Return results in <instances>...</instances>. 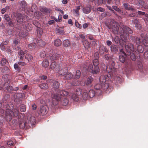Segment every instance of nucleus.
<instances>
[{
	"label": "nucleus",
	"instance_id": "nucleus-14",
	"mask_svg": "<svg viewBox=\"0 0 148 148\" xmlns=\"http://www.w3.org/2000/svg\"><path fill=\"white\" fill-rule=\"evenodd\" d=\"M95 93H83L82 97L84 100H86L89 97V95L90 97H93L95 95Z\"/></svg>",
	"mask_w": 148,
	"mask_h": 148
},
{
	"label": "nucleus",
	"instance_id": "nucleus-32",
	"mask_svg": "<svg viewBox=\"0 0 148 148\" xmlns=\"http://www.w3.org/2000/svg\"><path fill=\"white\" fill-rule=\"evenodd\" d=\"M40 88L42 89H46L48 88V85L46 83L41 84L39 85Z\"/></svg>",
	"mask_w": 148,
	"mask_h": 148
},
{
	"label": "nucleus",
	"instance_id": "nucleus-30",
	"mask_svg": "<svg viewBox=\"0 0 148 148\" xmlns=\"http://www.w3.org/2000/svg\"><path fill=\"white\" fill-rule=\"evenodd\" d=\"M25 58L28 61H30L32 60L33 57L31 54L27 53L25 55Z\"/></svg>",
	"mask_w": 148,
	"mask_h": 148
},
{
	"label": "nucleus",
	"instance_id": "nucleus-56",
	"mask_svg": "<svg viewBox=\"0 0 148 148\" xmlns=\"http://www.w3.org/2000/svg\"><path fill=\"white\" fill-rule=\"evenodd\" d=\"M7 144L8 145L12 146L14 144V143L12 141H9L7 142Z\"/></svg>",
	"mask_w": 148,
	"mask_h": 148
},
{
	"label": "nucleus",
	"instance_id": "nucleus-24",
	"mask_svg": "<svg viewBox=\"0 0 148 148\" xmlns=\"http://www.w3.org/2000/svg\"><path fill=\"white\" fill-rule=\"evenodd\" d=\"M110 48L112 52L113 53H115L118 51L117 48L114 45H112L111 46Z\"/></svg>",
	"mask_w": 148,
	"mask_h": 148
},
{
	"label": "nucleus",
	"instance_id": "nucleus-63",
	"mask_svg": "<svg viewBox=\"0 0 148 148\" xmlns=\"http://www.w3.org/2000/svg\"><path fill=\"white\" fill-rule=\"evenodd\" d=\"M106 43H107V45L108 46H110L111 45V44H112V42L111 41H110L109 40H108L106 41Z\"/></svg>",
	"mask_w": 148,
	"mask_h": 148
},
{
	"label": "nucleus",
	"instance_id": "nucleus-64",
	"mask_svg": "<svg viewBox=\"0 0 148 148\" xmlns=\"http://www.w3.org/2000/svg\"><path fill=\"white\" fill-rule=\"evenodd\" d=\"M18 58L19 61L23 60V56H21L20 55H19Z\"/></svg>",
	"mask_w": 148,
	"mask_h": 148
},
{
	"label": "nucleus",
	"instance_id": "nucleus-61",
	"mask_svg": "<svg viewBox=\"0 0 148 148\" xmlns=\"http://www.w3.org/2000/svg\"><path fill=\"white\" fill-rule=\"evenodd\" d=\"M25 126V123H21L19 125V126L21 128L23 129L24 128Z\"/></svg>",
	"mask_w": 148,
	"mask_h": 148
},
{
	"label": "nucleus",
	"instance_id": "nucleus-50",
	"mask_svg": "<svg viewBox=\"0 0 148 148\" xmlns=\"http://www.w3.org/2000/svg\"><path fill=\"white\" fill-rule=\"evenodd\" d=\"M18 54L19 55H21L23 56L25 53L24 52L20 50L18 51Z\"/></svg>",
	"mask_w": 148,
	"mask_h": 148
},
{
	"label": "nucleus",
	"instance_id": "nucleus-17",
	"mask_svg": "<svg viewBox=\"0 0 148 148\" xmlns=\"http://www.w3.org/2000/svg\"><path fill=\"white\" fill-rule=\"evenodd\" d=\"M95 55L96 56V59H94L93 61V64L94 66H98L99 63L97 59L99 57V54L97 53H96L95 54Z\"/></svg>",
	"mask_w": 148,
	"mask_h": 148
},
{
	"label": "nucleus",
	"instance_id": "nucleus-2",
	"mask_svg": "<svg viewBox=\"0 0 148 148\" xmlns=\"http://www.w3.org/2000/svg\"><path fill=\"white\" fill-rule=\"evenodd\" d=\"M99 79L101 85L99 86V84L96 85L94 87L95 88L96 90H98L101 88L103 89H107L109 87V85L107 83H105L108 79V76L106 75H101L99 77Z\"/></svg>",
	"mask_w": 148,
	"mask_h": 148
},
{
	"label": "nucleus",
	"instance_id": "nucleus-27",
	"mask_svg": "<svg viewBox=\"0 0 148 148\" xmlns=\"http://www.w3.org/2000/svg\"><path fill=\"white\" fill-rule=\"evenodd\" d=\"M49 64V63L48 60H45L42 62V65L45 67H47Z\"/></svg>",
	"mask_w": 148,
	"mask_h": 148
},
{
	"label": "nucleus",
	"instance_id": "nucleus-21",
	"mask_svg": "<svg viewBox=\"0 0 148 148\" xmlns=\"http://www.w3.org/2000/svg\"><path fill=\"white\" fill-rule=\"evenodd\" d=\"M138 14L139 15H144L145 18H144V20L145 21L146 20L148 21V14H145L144 12H143L140 11H138Z\"/></svg>",
	"mask_w": 148,
	"mask_h": 148
},
{
	"label": "nucleus",
	"instance_id": "nucleus-35",
	"mask_svg": "<svg viewBox=\"0 0 148 148\" xmlns=\"http://www.w3.org/2000/svg\"><path fill=\"white\" fill-rule=\"evenodd\" d=\"M36 42L38 45L39 46H42L45 45V43L43 42L42 40L40 39L36 41Z\"/></svg>",
	"mask_w": 148,
	"mask_h": 148
},
{
	"label": "nucleus",
	"instance_id": "nucleus-13",
	"mask_svg": "<svg viewBox=\"0 0 148 148\" xmlns=\"http://www.w3.org/2000/svg\"><path fill=\"white\" fill-rule=\"evenodd\" d=\"M60 84L57 81L53 82L52 86V90L53 91H56L59 87Z\"/></svg>",
	"mask_w": 148,
	"mask_h": 148
},
{
	"label": "nucleus",
	"instance_id": "nucleus-55",
	"mask_svg": "<svg viewBox=\"0 0 148 148\" xmlns=\"http://www.w3.org/2000/svg\"><path fill=\"white\" fill-rule=\"evenodd\" d=\"M32 109L33 110H36L37 107L36 105H35V104L33 103L32 104Z\"/></svg>",
	"mask_w": 148,
	"mask_h": 148
},
{
	"label": "nucleus",
	"instance_id": "nucleus-51",
	"mask_svg": "<svg viewBox=\"0 0 148 148\" xmlns=\"http://www.w3.org/2000/svg\"><path fill=\"white\" fill-rule=\"evenodd\" d=\"M112 7L114 10H115L118 11L119 12H120L121 11V10L119 8L117 7V6H112Z\"/></svg>",
	"mask_w": 148,
	"mask_h": 148
},
{
	"label": "nucleus",
	"instance_id": "nucleus-58",
	"mask_svg": "<svg viewBox=\"0 0 148 148\" xmlns=\"http://www.w3.org/2000/svg\"><path fill=\"white\" fill-rule=\"evenodd\" d=\"M132 23L134 24L135 25L138 23V21L136 19L133 20L132 21Z\"/></svg>",
	"mask_w": 148,
	"mask_h": 148
},
{
	"label": "nucleus",
	"instance_id": "nucleus-39",
	"mask_svg": "<svg viewBox=\"0 0 148 148\" xmlns=\"http://www.w3.org/2000/svg\"><path fill=\"white\" fill-rule=\"evenodd\" d=\"M8 62L5 58H2L1 62V63L2 65H5L8 63Z\"/></svg>",
	"mask_w": 148,
	"mask_h": 148
},
{
	"label": "nucleus",
	"instance_id": "nucleus-28",
	"mask_svg": "<svg viewBox=\"0 0 148 148\" xmlns=\"http://www.w3.org/2000/svg\"><path fill=\"white\" fill-rule=\"evenodd\" d=\"M83 11L85 14H87L89 13L91 11L90 8L89 7H86L83 8Z\"/></svg>",
	"mask_w": 148,
	"mask_h": 148
},
{
	"label": "nucleus",
	"instance_id": "nucleus-42",
	"mask_svg": "<svg viewBox=\"0 0 148 148\" xmlns=\"http://www.w3.org/2000/svg\"><path fill=\"white\" fill-rule=\"evenodd\" d=\"M56 31V33L60 34H62L64 33V30L62 29H57Z\"/></svg>",
	"mask_w": 148,
	"mask_h": 148
},
{
	"label": "nucleus",
	"instance_id": "nucleus-5",
	"mask_svg": "<svg viewBox=\"0 0 148 148\" xmlns=\"http://www.w3.org/2000/svg\"><path fill=\"white\" fill-rule=\"evenodd\" d=\"M112 66H110L109 65H108L107 66V69L108 71L109 74L110 76L111 75H115L116 73L117 69L114 68V66L115 65V63L114 62L112 61L111 64Z\"/></svg>",
	"mask_w": 148,
	"mask_h": 148
},
{
	"label": "nucleus",
	"instance_id": "nucleus-53",
	"mask_svg": "<svg viewBox=\"0 0 148 148\" xmlns=\"http://www.w3.org/2000/svg\"><path fill=\"white\" fill-rule=\"evenodd\" d=\"M9 8V7L6 6L5 8H3L2 9L1 11V12L2 14H3L6 11V8Z\"/></svg>",
	"mask_w": 148,
	"mask_h": 148
},
{
	"label": "nucleus",
	"instance_id": "nucleus-15",
	"mask_svg": "<svg viewBox=\"0 0 148 148\" xmlns=\"http://www.w3.org/2000/svg\"><path fill=\"white\" fill-rule=\"evenodd\" d=\"M50 68L52 69L57 70L60 69V67L59 66L58 64H57L56 62H53L50 65Z\"/></svg>",
	"mask_w": 148,
	"mask_h": 148
},
{
	"label": "nucleus",
	"instance_id": "nucleus-49",
	"mask_svg": "<svg viewBox=\"0 0 148 148\" xmlns=\"http://www.w3.org/2000/svg\"><path fill=\"white\" fill-rule=\"evenodd\" d=\"M21 61H20L18 62V64L22 66H24L26 64L24 62H23Z\"/></svg>",
	"mask_w": 148,
	"mask_h": 148
},
{
	"label": "nucleus",
	"instance_id": "nucleus-48",
	"mask_svg": "<svg viewBox=\"0 0 148 148\" xmlns=\"http://www.w3.org/2000/svg\"><path fill=\"white\" fill-rule=\"evenodd\" d=\"M97 10L98 11H99L100 12H103L105 11V9L101 7H99L98 8H97Z\"/></svg>",
	"mask_w": 148,
	"mask_h": 148
},
{
	"label": "nucleus",
	"instance_id": "nucleus-3",
	"mask_svg": "<svg viewBox=\"0 0 148 148\" xmlns=\"http://www.w3.org/2000/svg\"><path fill=\"white\" fill-rule=\"evenodd\" d=\"M123 44L125 45V49L127 53V54L130 56V58L132 60H135V56L134 53V47L132 44L130 43L128 44L123 43Z\"/></svg>",
	"mask_w": 148,
	"mask_h": 148
},
{
	"label": "nucleus",
	"instance_id": "nucleus-60",
	"mask_svg": "<svg viewBox=\"0 0 148 148\" xmlns=\"http://www.w3.org/2000/svg\"><path fill=\"white\" fill-rule=\"evenodd\" d=\"M8 43L7 41H3L1 44V46H3L5 45H6Z\"/></svg>",
	"mask_w": 148,
	"mask_h": 148
},
{
	"label": "nucleus",
	"instance_id": "nucleus-46",
	"mask_svg": "<svg viewBox=\"0 0 148 148\" xmlns=\"http://www.w3.org/2000/svg\"><path fill=\"white\" fill-rule=\"evenodd\" d=\"M46 53L45 51H43L40 53V56L41 58H44L46 56Z\"/></svg>",
	"mask_w": 148,
	"mask_h": 148
},
{
	"label": "nucleus",
	"instance_id": "nucleus-31",
	"mask_svg": "<svg viewBox=\"0 0 148 148\" xmlns=\"http://www.w3.org/2000/svg\"><path fill=\"white\" fill-rule=\"evenodd\" d=\"M70 44V42L68 40H65L63 42V45L65 47H68Z\"/></svg>",
	"mask_w": 148,
	"mask_h": 148
},
{
	"label": "nucleus",
	"instance_id": "nucleus-10",
	"mask_svg": "<svg viewBox=\"0 0 148 148\" xmlns=\"http://www.w3.org/2000/svg\"><path fill=\"white\" fill-rule=\"evenodd\" d=\"M48 107L46 106H42L40 107L39 111V114L40 115H44L47 113Z\"/></svg>",
	"mask_w": 148,
	"mask_h": 148
},
{
	"label": "nucleus",
	"instance_id": "nucleus-25",
	"mask_svg": "<svg viewBox=\"0 0 148 148\" xmlns=\"http://www.w3.org/2000/svg\"><path fill=\"white\" fill-rule=\"evenodd\" d=\"M81 75L80 71L79 70H77L75 74L74 78L75 79H78L79 78Z\"/></svg>",
	"mask_w": 148,
	"mask_h": 148
},
{
	"label": "nucleus",
	"instance_id": "nucleus-36",
	"mask_svg": "<svg viewBox=\"0 0 148 148\" xmlns=\"http://www.w3.org/2000/svg\"><path fill=\"white\" fill-rule=\"evenodd\" d=\"M106 51L105 48L104 47H100L99 49V53L101 54H102Z\"/></svg>",
	"mask_w": 148,
	"mask_h": 148
},
{
	"label": "nucleus",
	"instance_id": "nucleus-22",
	"mask_svg": "<svg viewBox=\"0 0 148 148\" xmlns=\"http://www.w3.org/2000/svg\"><path fill=\"white\" fill-rule=\"evenodd\" d=\"M54 45L56 46H59L62 44V42L59 39H57L54 40Z\"/></svg>",
	"mask_w": 148,
	"mask_h": 148
},
{
	"label": "nucleus",
	"instance_id": "nucleus-45",
	"mask_svg": "<svg viewBox=\"0 0 148 148\" xmlns=\"http://www.w3.org/2000/svg\"><path fill=\"white\" fill-rule=\"evenodd\" d=\"M79 6H77L76 8V9L73 10V11L75 12V13L77 14H79L78 11L80 10Z\"/></svg>",
	"mask_w": 148,
	"mask_h": 148
},
{
	"label": "nucleus",
	"instance_id": "nucleus-43",
	"mask_svg": "<svg viewBox=\"0 0 148 148\" xmlns=\"http://www.w3.org/2000/svg\"><path fill=\"white\" fill-rule=\"evenodd\" d=\"M18 64L15 63L14 65V68L17 71H20V68L18 67Z\"/></svg>",
	"mask_w": 148,
	"mask_h": 148
},
{
	"label": "nucleus",
	"instance_id": "nucleus-23",
	"mask_svg": "<svg viewBox=\"0 0 148 148\" xmlns=\"http://www.w3.org/2000/svg\"><path fill=\"white\" fill-rule=\"evenodd\" d=\"M123 6L124 7L125 9L127 10H134V8L130 7L128 4L127 3H125L123 4Z\"/></svg>",
	"mask_w": 148,
	"mask_h": 148
},
{
	"label": "nucleus",
	"instance_id": "nucleus-11",
	"mask_svg": "<svg viewBox=\"0 0 148 148\" xmlns=\"http://www.w3.org/2000/svg\"><path fill=\"white\" fill-rule=\"evenodd\" d=\"M120 51L121 54V55L119 56L120 61L121 62L124 63L125 62V58L126 56V54L122 49H121Z\"/></svg>",
	"mask_w": 148,
	"mask_h": 148
},
{
	"label": "nucleus",
	"instance_id": "nucleus-6",
	"mask_svg": "<svg viewBox=\"0 0 148 148\" xmlns=\"http://www.w3.org/2000/svg\"><path fill=\"white\" fill-rule=\"evenodd\" d=\"M7 114L9 115L10 116H17L19 114V112L18 108H15L13 109L12 111L10 110H8L6 111Z\"/></svg>",
	"mask_w": 148,
	"mask_h": 148
},
{
	"label": "nucleus",
	"instance_id": "nucleus-19",
	"mask_svg": "<svg viewBox=\"0 0 148 148\" xmlns=\"http://www.w3.org/2000/svg\"><path fill=\"white\" fill-rule=\"evenodd\" d=\"M83 44L84 47L86 49H88L90 47L89 42L86 40H83Z\"/></svg>",
	"mask_w": 148,
	"mask_h": 148
},
{
	"label": "nucleus",
	"instance_id": "nucleus-34",
	"mask_svg": "<svg viewBox=\"0 0 148 148\" xmlns=\"http://www.w3.org/2000/svg\"><path fill=\"white\" fill-rule=\"evenodd\" d=\"M36 46V44L35 43H31L28 45V47L31 50L34 49Z\"/></svg>",
	"mask_w": 148,
	"mask_h": 148
},
{
	"label": "nucleus",
	"instance_id": "nucleus-59",
	"mask_svg": "<svg viewBox=\"0 0 148 148\" xmlns=\"http://www.w3.org/2000/svg\"><path fill=\"white\" fill-rule=\"evenodd\" d=\"M107 15V13H106V12H103V13H102L101 14V16L102 18H103L105 17Z\"/></svg>",
	"mask_w": 148,
	"mask_h": 148
},
{
	"label": "nucleus",
	"instance_id": "nucleus-8",
	"mask_svg": "<svg viewBox=\"0 0 148 148\" xmlns=\"http://www.w3.org/2000/svg\"><path fill=\"white\" fill-rule=\"evenodd\" d=\"M65 71L63 72L62 73V70H61L59 71V73L61 75H64V78L66 79H70L72 78L73 77V75L70 73H68L65 75V73L66 72V68L65 69Z\"/></svg>",
	"mask_w": 148,
	"mask_h": 148
},
{
	"label": "nucleus",
	"instance_id": "nucleus-37",
	"mask_svg": "<svg viewBox=\"0 0 148 148\" xmlns=\"http://www.w3.org/2000/svg\"><path fill=\"white\" fill-rule=\"evenodd\" d=\"M26 108L25 106L23 104H22L20 106V110L22 112H24L26 110Z\"/></svg>",
	"mask_w": 148,
	"mask_h": 148
},
{
	"label": "nucleus",
	"instance_id": "nucleus-18",
	"mask_svg": "<svg viewBox=\"0 0 148 148\" xmlns=\"http://www.w3.org/2000/svg\"><path fill=\"white\" fill-rule=\"evenodd\" d=\"M40 10L42 12L45 13H49L51 11L50 9H47L46 7H41L40 8Z\"/></svg>",
	"mask_w": 148,
	"mask_h": 148
},
{
	"label": "nucleus",
	"instance_id": "nucleus-26",
	"mask_svg": "<svg viewBox=\"0 0 148 148\" xmlns=\"http://www.w3.org/2000/svg\"><path fill=\"white\" fill-rule=\"evenodd\" d=\"M142 43L145 46L148 47V35L143 40Z\"/></svg>",
	"mask_w": 148,
	"mask_h": 148
},
{
	"label": "nucleus",
	"instance_id": "nucleus-12",
	"mask_svg": "<svg viewBox=\"0 0 148 148\" xmlns=\"http://www.w3.org/2000/svg\"><path fill=\"white\" fill-rule=\"evenodd\" d=\"M25 16L21 14H19L18 15V16L17 17V21L19 23V24H22L24 25V24H23V21L24 20Z\"/></svg>",
	"mask_w": 148,
	"mask_h": 148
},
{
	"label": "nucleus",
	"instance_id": "nucleus-9",
	"mask_svg": "<svg viewBox=\"0 0 148 148\" xmlns=\"http://www.w3.org/2000/svg\"><path fill=\"white\" fill-rule=\"evenodd\" d=\"M88 70L90 72H91L93 74H97L99 71L98 66H95L94 69H93L92 65L91 64L89 65Z\"/></svg>",
	"mask_w": 148,
	"mask_h": 148
},
{
	"label": "nucleus",
	"instance_id": "nucleus-62",
	"mask_svg": "<svg viewBox=\"0 0 148 148\" xmlns=\"http://www.w3.org/2000/svg\"><path fill=\"white\" fill-rule=\"evenodd\" d=\"M47 78V76L45 75H42L40 77L41 79L45 80Z\"/></svg>",
	"mask_w": 148,
	"mask_h": 148
},
{
	"label": "nucleus",
	"instance_id": "nucleus-7",
	"mask_svg": "<svg viewBox=\"0 0 148 148\" xmlns=\"http://www.w3.org/2000/svg\"><path fill=\"white\" fill-rule=\"evenodd\" d=\"M115 75H115H112L111 76H110L111 77L114 76V82L117 86H119L121 84L122 81V80L119 75H116V76H115Z\"/></svg>",
	"mask_w": 148,
	"mask_h": 148
},
{
	"label": "nucleus",
	"instance_id": "nucleus-16",
	"mask_svg": "<svg viewBox=\"0 0 148 148\" xmlns=\"http://www.w3.org/2000/svg\"><path fill=\"white\" fill-rule=\"evenodd\" d=\"M71 96L73 101H78L79 97L77 93H71Z\"/></svg>",
	"mask_w": 148,
	"mask_h": 148
},
{
	"label": "nucleus",
	"instance_id": "nucleus-20",
	"mask_svg": "<svg viewBox=\"0 0 148 148\" xmlns=\"http://www.w3.org/2000/svg\"><path fill=\"white\" fill-rule=\"evenodd\" d=\"M59 56L58 54L57 53L54 54L51 56L50 55L49 57V58L51 60H54L57 59Z\"/></svg>",
	"mask_w": 148,
	"mask_h": 148
},
{
	"label": "nucleus",
	"instance_id": "nucleus-47",
	"mask_svg": "<svg viewBox=\"0 0 148 148\" xmlns=\"http://www.w3.org/2000/svg\"><path fill=\"white\" fill-rule=\"evenodd\" d=\"M75 26L77 27L80 29H81L82 27V25H81L79 24L77 21H75Z\"/></svg>",
	"mask_w": 148,
	"mask_h": 148
},
{
	"label": "nucleus",
	"instance_id": "nucleus-1",
	"mask_svg": "<svg viewBox=\"0 0 148 148\" xmlns=\"http://www.w3.org/2000/svg\"><path fill=\"white\" fill-rule=\"evenodd\" d=\"M119 24L114 21H111L108 25V27L113 33L117 34L119 31L120 33L121 40L123 41L124 44H128L129 43L127 39L128 34H132V30L129 27L123 26L121 27L122 30L119 31Z\"/></svg>",
	"mask_w": 148,
	"mask_h": 148
},
{
	"label": "nucleus",
	"instance_id": "nucleus-40",
	"mask_svg": "<svg viewBox=\"0 0 148 148\" xmlns=\"http://www.w3.org/2000/svg\"><path fill=\"white\" fill-rule=\"evenodd\" d=\"M3 18L4 19L7 21H9L10 19V17L8 14H5Z\"/></svg>",
	"mask_w": 148,
	"mask_h": 148
},
{
	"label": "nucleus",
	"instance_id": "nucleus-57",
	"mask_svg": "<svg viewBox=\"0 0 148 148\" xmlns=\"http://www.w3.org/2000/svg\"><path fill=\"white\" fill-rule=\"evenodd\" d=\"M106 6L109 10H110L113 13H115L114 11L112 9V8L111 6H109L108 5H106Z\"/></svg>",
	"mask_w": 148,
	"mask_h": 148
},
{
	"label": "nucleus",
	"instance_id": "nucleus-4",
	"mask_svg": "<svg viewBox=\"0 0 148 148\" xmlns=\"http://www.w3.org/2000/svg\"><path fill=\"white\" fill-rule=\"evenodd\" d=\"M60 93H52L51 95L52 103L53 105H56L61 99L64 97Z\"/></svg>",
	"mask_w": 148,
	"mask_h": 148
},
{
	"label": "nucleus",
	"instance_id": "nucleus-38",
	"mask_svg": "<svg viewBox=\"0 0 148 148\" xmlns=\"http://www.w3.org/2000/svg\"><path fill=\"white\" fill-rule=\"evenodd\" d=\"M93 80V79L92 77L90 76L89 77L87 80V82H86V84L88 85L89 84H90L92 81Z\"/></svg>",
	"mask_w": 148,
	"mask_h": 148
},
{
	"label": "nucleus",
	"instance_id": "nucleus-41",
	"mask_svg": "<svg viewBox=\"0 0 148 148\" xmlns=\"http://www.w3.org/2000/svg\"><path fill=\"white\" fill-rule=\"evenodd\" d=\"M21 5L22 7L25 9L26 8V3L25 1H23L21 2Z\"/></svg>",
	"mask_w": 148,
	"mask_h": 148
},
{
	"label": "nucleus",
	"instance_id": "nucleus-44",
	"mask_svg": "<svg viewBox=\"0 0 148 148\" xmlns=\"http://www.w3.org/2000/svg\"><path fill=\"white\" fill-rule=\"evenodd\" d=\"M16 95L18 96L19 98H23V95H24V93H16Z\"/></svg>",
	"mask_w": 148,
	"mask_h": 148
},
{
	"label": "nucleus",
	"instance_id": "nucleus-54",
	"mask_svg": "<svg viewBox=\"0 0 148 148\" xmlns=\"http://www.w3.org/2000/svg\"><path fill=\"white\" fill-rule=\"evenodd\" d=\"M135 27L137 29H140L141 28V25L139 24L138 23L135 25Z\"/></svg>",
	"mask_w": 148,
	"mask_h": 148
},
{
	"label": "nucleus",
	"instance_id": "nucleus-29",
	"mask_svg": "<svg viewBox=\"0 0 148 148\" xmlns=\"http://www.w3.org/2000/svg\"><path fill=\"white\" fill-rule=\"evenodd\" d=\"M32 25L31 24L26 23L25 25V29L27 31H30L32 29Z\"/></svg>",
	"mask_w": 148,
	"mask_h": 148
},
{
	"label": "nucleus",
	"instance_id": "nucleus-52",
	"mask_svg": "<svg viewBox=\"0 0 148 148\" xmlns=\"http://www.w3.org/2000/svg\"><path fill=\"white\" fill-rule=\"evenodd\" d=\"M136 42V44L139 45L140 43V39L138 38H136L135 39Z\"/></svg>",
	"mask_w": 148,
	"mask_h": 148
},
{
	"label": "nucleus",
	"instance_id": "nucleus-33",
	"mask_svg": "<svg viewBox=\"0 0 148 148\" xmlns=\"http://www.w3.org/2000/svg\"><path fill=\"white\" fill-rule=\"evenodd\" d=\"M64 96V97H63L64 99L62 101L61 104L63 106H65L68 103V100L65 98V96Z\"/></svg>",
	"mask_w": 148,
	"mask_h": 148
}]
</instances>
